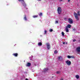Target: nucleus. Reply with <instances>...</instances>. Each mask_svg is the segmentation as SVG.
Segmentation results:
<instances>
[{
    "label": "nucleus",
    "mask_w": 80,
    "mask_h": 80,
    "mask_svg": "<svg viewBox=\"0 0 80 80\" xmlns=\"http://www.w3.org/2000/svg\"><path fill=\"white\" fill-rule=\"evenodd\" d=\"M74 15L75 18L77 20H78V16H80V12L78 11V12L76 13V12H74Z\"/></svg>",
    "instance_id": "1"
},
{
    "label": "nucleus",
    "mask_w": 80,
    "mask_h": 80,
    "mask_svg": "<svg viewBox=\"0 0 80 80\" xmlns=\"http://www.w3.org/2000/svg\"><path fill=\"white\" fill-rule=\"evenodd\" d=\"M19 2H21L22 1V5L23 7H26V4H25V2H24V1L23 0H18Z\"/></svg>",
    "instance_id": "2"
},
{
    "label": "nucleus",
    "mask_w": 80,
    "mask_h": 80,
    "mask_svg": "<svg viewBox=\"0 0 80 80\" xmlns=\"http://www.w3.org/2000/svg\"><path fill=\"white\" fill-rule=\"evenodd\" d=\"M57 11L58 12V14H60V13H61V12L62 11V9L60 7H58L57 9Z\"/></svg>",
    "instance_id": "3"
},
{
    "label": "nucleus",
    "mask_w": 80,
    "mask_h": 80,
    "mask_svg": "<svg viewBox=\"0 0 80 80\" xmlns=\"http://www.w3.org/2000/svg\"><path fill=\"white\" fill-rule=\"evenodd\" d=\"M66 63L68 65H71V62L69 60H68L66 62Z\"/></svg>",
    "instance_id": "4"
},
{
    "label": "nucleus",
    "mask_w": 80,
    "mask_h": 80,
    "mask_svg": "<svg viewBox=\"0 0 80 80\" xmlns=\"http://www.w3.org/2000/svg\"><path fill=\"white\" fill-rule=\"evenodd\" d=\"M46 45L47 47V48H48V50H49L50 49V44L48 43H47L46 44Z\"/></svg>",
    "instance_id": "5"
},
{
    "label": "nucleus",
    "mask_w": 80,
    "mask_h": 80,
    "mask_svg": "<svg viewBox=\"0 0 80 80\" xmlns=\"http://www.w3.org/2000/svg\"><path fill=\"white\" fill-rule=\"evenodd\" d=\"M68 22L69 23H73V20L70 18L68 19Z\"/></svg>",
    "instance_id": "6"
},
{
    "label": "nucleus",
    "mask_w": 80,
    "mask_h": 80,
    "mask_svg": "<svg viewBox=\"0 0 80 80\" xmlns=\"http://www.w3.org/2000/svg\"><path fill=\"white\" fill-rule=\"evenodd\" d=\"M76 52H80V47H78L76 49Z\"/></svg>",
    "instance_id": "7"
},
{
    "label": "nucleus",
    "mask_w": 80,
    "mask_h": 80,
    "mask_svg": "<svg viewBox=\"0 0 80 80\" xmlns=\"http://www.w3.org/2000/svg\"><path fill=\"white\" fill-rule=\"evenodd\" d=\"M58 60H60V61H61V60H62V57L61 56H58Z\"/></svg>",
    "instance_id": "8"
},
{
    "label": "nucleus",
    "mask_w": 80,
    "mask_h": 80,
    "mask_svg": "<svg viewBox=\"0 0 80 80\" xmlns=\"http://www.w3.org/2000/svg\"><path fill=\"white\" fill-rule=\"evenodd\" d=\"M31 65V63L30 62H28L26 65V67H29Z\"/></svg>",
    "instance_id": "9"
},
{
    "label": "nucleus",
    "mask_w": 80,
    "mask_h": 80,
    "mask_svg": "<svg viewBox=\"0 0 80 80\" xmlns=\"http://www.w3.org/2000/svg\"><path fill=\"white\" fill-rule=\"evenodd\" d=\"M66 27H67V28H71V25L70 24H68V25L67 26H66Z\"/></svg>",
    "instance_id": "10"
},
{
    "label": "nucleus",
    "mask_w": 80,
    "mask_h": 80,
    "mask_svg": "<svg viewBox=\"0 0 80 80\" xmlns=\"http://www.w3.org/2000/svg\"><path fill=\"white\" fill-rule=\"evenodd\" d=\"M24 19L25 20H26V21L27 20V18L26 17V15H25L24 16Z\"/></svg>",
    "instance_id": "11"
},
{
    "label": "nucleus",
    "mask_w": 80,
    "mask_h": 80,
    "mask_svg": "<svg viewBox=\"0 0 80 80\" xmlns=\"http://www.w3.org/2000/svg\"><path fill=\"white\" fill-rule=\"evenodd\" d=\"M38 45H39V46H42V43L41 42H39Z\"/></svg>",
    "instance_id": "12"
},
{
    "label": "nucleus",
    "mask_w": 80,
    "mask_h": 80,
    "mask_svg": "<svg viewBox=\"0 0 80 80\" xmlns=\"http://www.w3.org/2000/svg\"><path fill=\"white\" fill-rule=\"evenodd\" d=\"M65 29H66V32H68V28L67 27H65Z\"/></svg>",
    "instance_id": "13"
},
{
    "label": "nucleus",
    "mask_w": 80,
    "mask_h": 80,
    "mask_svg": "<svg viewBox=\"0 0 80 80\" xmlns=\"http://www.w3.org/2000/svg\"><path fill=\"white\" fill-rule=\"evenodd\" d=\"M75 77L77 79H78L79 78V76L78 75H76L75 76Z\"/></svg>",
    "instance_id": "14"
},
{
    "label": "nucleus",
    "mask_w": 80,
    "mask_h": 80,
    "mask_svg": "<svg viewBox=\"0 0 80 80\" xmlns=\"http://www.w3.org/2000/svg\"><path fill=\"white\" fill-rule=\"evenodd\" d=\"M48 68H46L44 69V72H47L48 70Z\"/></svg>",
    "instance_id": "15"
},
{
    "label": "nucleus",
    "mask_w": 80,
    "mask_h": 80,
    "mask_svg": "<svg viewBox=\"0 0 80 80\" xmlns=\"http://www.w3.org/2000/svg\"><path fill=\"white\" fill-rule=\"evenodd\" d=\"M13 55H14L15 57H17V55H18V54L17 53H15V54H13Z\"/></svg>",
    "instance_id": "16"
},
{
    "label": "nucleus",
    "mask_w": 80,
    "mask_h": 80,
    "mask_svg": "<svg viewBox=\"0 0 80 80\" xmlns=\"http://www.w3.org/2000/svg\"><path fill=\"white\" fill-rule=\"evenodd\" d=\"M39 16L40 17H42V13H40L39 14Z\"/></svg>",
    "instance_id": "17"
},
{
    "label": "nucleus",
    "mask_w": 80,
    "mask_h": 80,
    "mask_svg": "<svg viewBox=\"0 0 80 80\" xmlns=\"http://www.w3.org/2000/svg\"><path fill=\"white\" fill-rule=\"evenodd\" d=\"M67 57L68 58H71V56H68Z\"/></svg>",
    "instance_id": "18"
},
{
    "label": "nucleus",
    "mask_w": 80,
    "mask_h": 80,
    "mask_svg": "<svg viewBox=\"0 0 80 80\" xmlns=\"http://www.w3.org/2000/svg\"><path fill=\"white\" fill-rule=\"evenodd\" d=\"M38 17V16H33V18H37Z\"/></svg>",
    "instance_id": "19"
},
{
    "label": "nucleus",
    "mask_w": 80,
    "mask_h": 80,
    "mask_svg": "<svg viewBox=\"0 0 80 80\" xmlns=\"http://www.w3.org/2000/svg\"><path fill=\"white\" fill-rule=\"evenodd\" d=\"M64 32H62V36H64Z\"/></svg>",
    "instance_id": "20"
},
{
    "label": "nucleus",
    "mask_w": 80,
    "mask_h": 80,
    "mask_svg": "<svg viewBox=\"0 0 80 80\" xmlns=\"http://www.w3.org/2000/svg\"><path fill=\"white\" fill-rule=\"evenodd\" d=\"M53 31V29H50L49 30V32H51Z\"/></svg>",
    "instance_id": "21"
},
{
    "label": "nucleus",
    "mask_w": 80,
    "mask_h": 80,
    "mask_svg": "<svg viewBox=\"0 0 80 80\" xmlns=\"http://www.w3.org/2000/svg\"><path fill=\"white\" fill-rule=\"evenodd\" d=\"M58 52H57V50L55 51L54 52V53H57Z\"/></svg>",
    "instance_id": "22"
},
{
    "label": "nucleus",
    "mask_w": 80,
    "mask_h": 80,
    "mask_svg": "<svg viewBox=\"0 0 80 80\" xmlns=\"http://www.w3.org/2000/svg\"><path fill=\"white\" fill-rule=\"evenodd\" d=\"M47 31L45 30H44V34H47Z\"/></svg>",
    "instance_id": "23"
},
{
    "label": "nucleus",
    "mask_w": 80,
    "mask_h": 80,
    "mask_svg": "<svg viewBox=\"0 0 80 80\" xmlns=\"http://www.w3.org/2000/svg\"><path fill=\"white\" fill-rule=\"evenodd\" d=\"M60 73V71H57L56 72V73H57V74H58V73Z\"/></svg>",
    "instance_id": "24"
},
{
    "label": "nucleus",
    "mask_w": 80,
    "mask_h": 80,
    "mask_svg": "<svg viewBox=\"0 0 80 80\" xmlns=\"http://www.w3.org/2000/svg\"><path fill=\"white\" fill-rule=\"evenodd\" d=\"M58 23V21H55V23Z\"/></svg>",
    "instance_id": "25"
},
{
    "label": "nucleus",
    "mask_w": 80,
    "mask_h": 80,
    "mask_svg": "<svg viewBox=\"0 0 80 80\" xmlns=\"http://www.w3.org/2000/svg\"><path fill=\"white\" fill-rule=\"evenodd\" d=\"M75 41H76V39H73V42H75Z\"/></svg>",
    "instance_id": "26"
},
{
    "label": "nucleus",
    "mask_w": 80,
    "mask_h": 80,
    "mask_svg": "<svg viewBox=\"0 0 80 80\" xmlns=\"http://www.w3.org/2000/svg\"><path fill=\"white\" fill-rule=\"evenodd\" d=\"M73 30L74 31H75V28H73Z\"/></svg>",
    "instance_id": "27"
},
{
    "label": "nucleus",
    "mask_w": 80,
    "mask_h": 80,
    "mask_svg": "<svg viewBox=\"0 0 80 80\" xmlns=\"http://www.w3.org/2000/svg\"><path fill=\"white\" fill-rule=\"evenodd\" d=\"M71 58H74V57H73V56H71Z\"/></svg>",
    "instance_id": "28"
},
{
    "label": "nucleus",
    "mask_w": 80,
    "mask_h": 80,
    "mask_svg": "<svg viewBox=\"0 0 80 80\" xmlns=\"http://www.w3.org/2000/svg\"><path fill=\"white\" fill-rule=\"evenodd\" d=\"M70 0H68V2H70Z\"/></svg>",
    "instance_id": "29"
},
{
    "label": "nucleus",
    "mask_w": 80,
    "mask_h": 80,
    "mask_svg": "<svg viewBox=\"0 0 80 80\" xmlns=\"http://www.w3.org/2000/svg\"><path fill=\"white\" fill-rule=\"evenodd\" d=\"M63 44H64L65 43V42H63Z\"/></svg>",
    "instance_id": "30"
},
{
    "label": "nucleus",
    "mask_w": 80,
    "mask_h": 80,
    "mask_svg": "<svg viewBox=\"0 0 80 80\" xmlns=\"http://www.w3.org/2000/svg\"><path fill=\"white\" fill-rule=\"evenodd\" d=\"M25 80H29L27 78H26Z\"/></svg>",
    "instance_id": "31"
},
{
    "label": "nucleus",
    "mask_w": 80,
    "mask_h": 80,
    "mask_svg": "<svg viewBox=\"0 0 80 80\" xmlns=\"http://www.w3.org/2000/svg\"><path fill=\"white\" fill-rule=\"evenodd\" d=\"M38 1H41V0H37Z\"/></svg>",
    "instance_id": "32"
},
{
    "label": "nucleus",
    "mask_w": 80,
    "mask_h": 80,
    "mask_svg": "<svg viewBox=\"0 0 80 80\" xmlns=\"http://www.w3.org/2000/svg\"><path fill=\"white\" fill-rule=\"evenodd\" d=\"M60 1H61V2H62V0H60Z\"/></svg>",
    "instance_id": "33"
},
{
    "label": "nucleus",
    "mask_w": 80,
    "mask_h": 80,
    "mask_svg": "<svg viewBox=\"0 0 80 80\" xmlns=\"http://www.w3.org/2000/svg\"><path fill=\"white\" fill-rule=\"evenodd\" d=\"M61 80H62V79Z\"/></svg>",
    "instance_id": "34"
}]
</instances>
